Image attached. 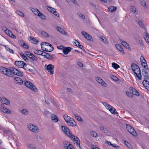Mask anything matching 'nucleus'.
Wrapping results in <instances>:
<instances>
[{"label":"nucleus","mask_w":149,"mask_h":149,"mask_svg":"<svg viewBox=\"0 0 149 149\" xmlns=\"http://www.w3.org/2000/svg\"><path fill=\"white\" fill-rule=\"evenodd\" d=\"M4 74L8 77H11L13 74L17 75L19 76H22L23 73L13 67L9 68H6Z\"/></svg>","instance_id":"f257e3e1"},{"label":"nucleus","mask_w":149,"mask_h":149,"mask_svg":"<svg viewBox=\"0 0 149 149\" xmlns=\"http://www.w3.org/2000/svg\"><path fill=\"white\" fill-rule=\"evenodd\" d=\"M132 69L134 72L135 76L139 80H141L142 76L141 71L138 65L135 64H131Z\"/></svg>","instance_id":"f03ea898"},{"label":"nucleus","mask_w":149,"mask_h":149,"mask_svg":"<svg viewBox=\"0 0 149 149\" xmlns=\"http://www.w3.org/2000/svg\"><path fill=\"white\" fill-rule=\"evenodd\" d=\"M29 129L32 132L37 133L39 132V130L38 127L34 125L29 124L28 125Z\"/></svg>","instance_id":"7ed1b4c3"},{"label":"nucleus","mask_w":149,"mask_h":149,"mask_svg":"<svg viewBox=\"0 0 149 149\" xmlns=\"http://www.w3.org/2000/svg\"><path fill=\"white\" fill-rule=\"evenodd\" d=\"M24 84L25 86L32 90L36 92L37 91V89L35 86L31 83L27 81H25Z\"/></svg>","instance_id":"20e7f679"},{"label":"nucleus","mask_w":149,"mask_h":149,"mask_svg":"<svg viewBox=\"0 0 149 149\" xmlns=\"http://www.w3.org/2000/svg\"><path fill=\"white\" fill-rule=\"evenodd\" d=\"M70 138L74 142L75 144L77 145L79 147V146H80V141L77 137H76L74 135L72 134L70 135Z\"/></svg>","instance_id":"39448f33"},{"label":"nucleus","mask_w":149,"mask_h":149,"mask_svg":"<svg viewBox=\"0 0 149 149\" xmlns=\"http://www.w3.org/2000/svg\"><path fill=\"white\" fill-rule=\"evenodd\" d=\"M45 67L46 68V70L48 71L50 74L51 75L53 74V70L54 68V65L52 64H49L48 65H45Z\"/></svg>","instance_id":"423d86ee"},{"label":"nucleus","mask_w":149,"mask_h":149,"mask_svg":"<svg viewBox=\"0 0 149 149\" xmlns=\"http://www.w3.org/2000/svg\"><path fill=\"white\" fill-rule=\"evenodd\" d=\"M15 64L19 68H23L24 66L26 63L22 61H17L15 62Z\"/></svg>","instance_id":"0eeeda50"},{"label":"nucleus","mask_w":149,"mask_h":149,"mask_svg":"<svg viewBox=\"0 0 149 149\" xmlns=\"http://www.w3.org/2000/svg\"><path fill=\"white\" fill-rule=\"evenodd\" d=\"M62 129L63 132H64L68 136L70 137V135H72L70 134V130L66 127L65 126H62Z\"/></svg>","instance_id":"6e6552de"},{"label":"nucleus","mask_w":149,"mask_h":149,"mask_svg":"<svg viewBox=\"0 0 149 149\" xmlns=\"http://www.w3.org/2000/svg\"><path fill=\"white\" fill-rule=\"evenodd\" d=\"M96 80L99 84L104 87H106L107 84L106 83L100 78L97 77L96 78Z\"/></svg>","instance_id":"1a4fd4ad"},{"label":"nucleus","mask_w":149,"mask_h":149,"mask_svg":"<svg viewBox=\"0 0 149 149\" xmlns=\"http://www.w3.org/2000/svg\"><path fill=\"white\" fill-rule=\"evenodd\" d=\"M1 101L3 103V104H1L2 106H3V104L8 105L10 104L9 101L3 97H1Z\"/></svg>","instance_id":"9d476101"},{"label":"nucleus","mask_w":149,"mask_h":149,"mask_svg":"<svg viewBox=\"0 0 149 149\" xmlns=\"http://www.w3.org/2000/svg\"><path fill=\"white\" fill-rule=\"evenodd\" d=\"M14 82L18 84H22L23 82V81L19 77H16L14 78Z\"/></svg>","instance_id":"9b49d317"},{"label":"nucleus","mask_w":149,"mask_h":149,"mask_svg":"<svg viewBox=\"0 0 149 149\" xmlns=\"http://www.w3.org/2000/svg\"><path fill=\"white\" fill-rule=\"evenodd\" d=\"M66 123L67 124L70 126L74 127L76 125V123L73 118L70 119V120L68 121Z\"/></svg>","instance_id":"f8f14e48"},{"label":"nucleus","mask_w":149,"mask_h":149,"mask_svg":"<svg viewBox=\"0 0 149 149\" xmlns=\"http://www.w3.org/2000/svg\"><path fill=\"white\" fill-rule=\"evenodd\" d=\"M82 34L84 36V37L88 40H91L92 38L91 36L88 34L85 31L81 32Z\"/></svg>","instance_id":"ddd939ff"},{"label":"nucleus","mask_w":149,"mask_h":149,"mask_svg":"<svg viewBox=\"0 0 149 149\" xmlns=\"http://www.w3.org/2000/svg\"><path fill=\"white\" fill-rule=\"evenodd\" d=\"M143 86L149 91V81H148L147 80H144L143 81Z\"/></svg>","instance_id":"4468645a"},{"label":"nucleus","mask_w":149,"mask_h":149,"mask_svg":"<svg viewBox=\"0 0 149 149\" xmlns=\"http://www.w3.org/2000/svg\"><path fill=\"white\" fill-rule=\"evenodd\" d=\"M71 49L70 47H68L63 49V52L64 54H67L69 52L71 51Z\"/></svg>","instance_id":"2eb2a0df"},{"label":"nucleus","mask_w":149,"mask_h":149,"mask_svg":"<svg viewBox=\"0 0 149 149\" xmlns=\"http://www.w3.org/2000/svg\"><path fill=\"white\" fill-rule=\"evenodd\" d=\"M51 119L54 122L56 123L58 121V118L54 114L51 115Z\"/></svg>","instance_id":"dca6fc26"},{"label":"nucleus","mask_w":149,"mask_h":149,"mask_svg":"<svg viewBox=\"0 0 149 149\" xmlns=\"http://www.w3.org/2000/svg\"><path fill=\"white\" fill-rule=\"evenodd\" d=\"M128 132L134 136H137V134L136 132L132 127L131 129L129 130V131Z\"/></svg>","instance_id":"f3484780"},{"label":"nucleus","mask_w":149,"mask_h":149,"mask_svg":"<svg viewBox=\"0 0 149 149\" xmlns=\"http://www.w3.org/2000/svg\"><path fill=\"white\" fill-rule=\"evenodd\" d=\"M1 111L3 112L8 114H10L11 113V112L10 110L4 107H3L2 109H1Z\"/></svg>","instance_id":"a211bd4d"},{"label":"nucleus","mask_w":149,"mask_h":149,"mask_svg":"<svg viewBox=\"0 0 149 149\" xmlns=\"http://www.w3.org/2000/svg\"><path fill=\"white\" fill-rule=\"evenodd\" d=\"M46 45L47 46H49L50 47V49L49 50H47V52H51L54 49V48L52 45L47 42H45V45Z\"/></svg>","instance_id":"6ab92c4d"},{"label":"nucleus","mask_w":149,"mask_h":149,"mask_svg":"<svg viewBox=\"0 0 149 149\" xmlns=\"http://www.w3.org/2000/svg\"><path fill=\"white\" fill-rule=\"evenodd\" d=\"M57 31L59 32L63 35H66V33L65 31L62 28H61L59 27H57Z\"/></svg>","instance_id":"aec40b11"},{"label":"nucleus","mask_w":149,"mask_h":149,"mask_svg":"<svg viewBox=\"0 0 149 149\" xmlns=\"http://www.w3.org/2000/svg\"><path fill=\"white\" fill-rule=\"evenodd\" d=\"M31 10L35 15H38L40 12L38 9L35 8H32L31 9Z\"/></svg>","instance_id":"412c9836"},{"label":"nucleus","mask_w":149,"mask_h":149,"mask_svg":"<svg viewBox=\"0 0 149 149\" xmlns=\"http://www.w3.org/2000/svg\"><path fill=\"white\" fill-rule=\"evenodd\" d=\"M116 47L117 49L119 50L120 52L124 53V51L120 45L119 44H116Z\"/></svg>","instance_id":"4be33fe9"},{"label":"nucleus","mask_w":149,"mask_h":149,"mask_svg":"<svg viewBox=\"0 0 149 149\" xmlns=\"http://www.w3.org/2000/svg\"><path fill=\"white\" fill-rule=\"evenodd\" d=\"M122 44L123 46L125 47L127 49H130L128 44L125 41H122Z\"/></svg>","instance_id":"5701e85b"},{"label":"nucleus","mask_w":149,"mask_h":149,"mask_svg":"<svg viewBox=\"0 0 149 149\" xmlns=\"http://www.w3.org/2000/svg\"><path fill=\"white\" fill-rule=\"evenodd\" d=\"M144 38L146 42L149 44V34L145 33Z\"/></svg>","instance_id":"b1692460"},{"label":"nucleus","mask_w":149,"mask_h":149,"mask_svg":"<svg viewBox=\"0 0 149 149\" xmlns=\"http://www.w3.org/2000/svg\"><path fill=\"white\" fill-rule=\"evenodd\" d=\"M117 9V8L115 6H111L108 8L109 11L111 12L114 11Z\"/></svg>","instance_id":"393cba45"},{"label":"nucleus","mask_w":149,"mask_h":149,"mask_svg":"<svg viewBox=\"0 0 149 149\" xmlns=\"http://www.w3.org/2000/svg\"><path fill=\"white\" fill-rule=\"evenodd\" d=\"M63 117L66 122L72 118L66 114L63 115Z\"/></svg>","instance_id":"a878e982"},{"label":"nucleus","mask_w":149,"mask_h":149,"mask_svg":"<svg viewBox=\"0 0 149 149\" xmlns=\"http://www.w3.org/2000/svg\"><path fill=\"white\" fill-rule=\"evenodd\" d=\"M30 38L31 42L33 44H36L38 42V41L33 37H31Z\"/></svg>","instance_id":"bb28decb"},{"label":"nucleus","mask_w":149,"mask_h":149,"mask_svg":"<svg viewBox=\"0 0 149 149\" xmlns=\"http://www.w3.org/2000/svg\"><path fill=\"white\" fill-rule=\"evenodd\" d=\"M112 67L114 69L116 70L120 67L119 65L114 63H113L112 64Z\"/></svg>","instance_id":"cd10ccee"},{"label":"nucleus","mask_w":149,"mask_h":149,"mask_svg":"<svg viewBox=\"0 0 149 149\" xmlns=\"http://www.w3.org/2000/svg\"><path fill=\"white\" fill-rule=\"evenodd\" d=\"M132 94L136 95L138 96L139 95V93L136 89L133 88L132 89Z\"/></svg>","instance_id":"c85d7f7f"},{"label":"nucleus","mask_w":149,"mask_h":149,"mask_svg":"<svg viewBox=\"0 0 149 149\" xmlns=\"http://www.w3.org/2000/svg\"><path fill=\"white\" fill-rule=\"evenodd\" d=\"M53 56H54L53 55H50L48 53L46 57H45V58L49 60H52L53 58Z\"/></svg>","instance_id":"c756f323"},{"label":"nucleus","mask_w":149,"mask_h":149,"mask_svg":"<svg viewBox=\"0 0 149 149\" xmlns=\"http://www.w3.org/2000/svg\"><path fill=\"white\" fill-rule=\"evenodd\" d=\"M40 18L44 20L46 19L45 16L43 14H42L40 12L39 13L38 15Z\"/></svg>","instance_id":"7c9ffc66"},{"label":"nucleus","mask_w":149,"mask_h":149,"mask_svg":"<svg viewBox=\"0 0 149 149\" xmlns=\"http://www.w3.org/2000/svg\"><path fill=\"white\" fill-rule=\"evenodd\" d=\"M6 68L3 67H0V71L1 73L4 74L5 70Z\"/></svg>","instance_id":"2f4dec72"},{"label":"nucleus","mask_w":149,"mask_h":149,"mask_svg":"<svg viewBox=\"0 0 149 149\" xmlns=\"http://www.w3.org/2000/svg\"><path fill=\"white\" fill-rule=\"evenodd\" d=\"M29 58L31 59L33 61H36L37 59V58L33 54H32L30 56Z\"/></svg>","instance_id":"473e14b6"},{"label":"nucleus","mask_w":149,"mask_h":149,"mask_svg":"<svg viewBox=\"0 0 149 149\" xmlns=\"http://www.w3.org/2000/svg\"><path fill=\"white\" fill-rule=\"evenodd\" d=\"M41 34L44 36L46 37H48L49 35L45 31H42L41 33Z\"/></svg>","instance_id":"72a5a7b5"},{"label":"nucleus","mask_w":149,"mask_h":149,"mask_svg":"<svg viewBox=\"0 0 149 149\" xmlns=\"http://www.w3.org/2000/svg\"><path fill=\"white\" fill-rule=\"evenodd\" d=\"M20 55L24 60L26 61H27L28 60V58L23 53H20Z\"/></svg>","instance_id":"f704fd0d"},{"label":"nucleus","mask_w":149,"mask_h":149,"mask_svg":"<svg viewBox=\"0 0 149 149\" xmlns=\"http://www.w3.org/2000/svg\"><path fill=\"white\" fill-rule=\"evenodd\" d=\"M47 9L50 11L52 13H53V12L55 11V9L49 7V6L47 7Z\"/></svg>","instance_id":"c9c22d12"},{"label":"nucleus","mask_w":149,"mask_h":149,"mask_svg":"<svg viewBox=\"0 0 149 149\" xmlns=\"http://www.w3.org/2000/svg\"><path fill=\"white\" fill-rule=\"evenodd\" d=\"M109 110L112 113H113L116 111V109L112 106H111V107L110 108Z\"/></svg>","instance_id":"e433bc0d"},{"label":"nucleus","mask_w":149,"mask_h":149,"mask_svg":"<svg viewBox=\"0 0 149 149\" xmlns=\"http://www.w3.org/2000/svg\"><path fill=\"white\" fill-rule=\"evenodd\" d=\"M100 38L102 41L104 42L105 43H108V41L105 38L103 37H100Z\"/></svg>","instance_id":"4c0bfd02"},{"label":"nucleus","mask_w":149,"mask_h":149,"mask_svg":"<svg viewBox=\"0 0 149 149\" xmlns=\"http://www.w3.org/2000/svg\"><path fill=\"white\" fill-rule=\"evenodd\" d=\"M69 143H70L68 141H64L63 144L64 148H66Z\"/></svg>","instance_id":"58836bf2"},{"label":"nucleus","mask_w":149,"mask_h":149,"mask_svg":"<svg viewBox=\"0 0 149 149\" xmlns=\"http://www.w3.org/2000/svg\"><path fill=\"white\" fill-rule=\"evenodd\" d=\"M110 77L113 80L115 81H117L118 80V78L114 75H111Z\"/></svg>","instance_id":"ea45409f"},{"label":"nucleus","mask_w":149,"mask_h":149,"mask_svg":"<svg viewBox=\"0 0 149 149\" xmlns=\"http://www.w3.org/2000/svg\"><path fill=\"white\" fill-rule=\"evenodd\" d=\"M105 104H103L105 106V107L107 109L109 110L110 108L111 107V106L110 105V104H108L107 103H104Z\"/></svg>","instance_id":"a19ab883"},{"label":"nucleus","mask_w":149,"mask_h":149,"mask_svg":"<svg viewBox=\"0 0 149 149\" xmlns=\"http://www.w3.org/2000/svg\"><path fill=\"white\" fill-rule=\"evenodd\" d=\"M45 42H42L41 44L42 49L43 51L46 50V47H46V45H45Z\"/></svg>","instance_id":"79ce46f5"},{"label":"nucleus","mask_w":149,"mask_h":149,"mask_svg":"<svg viewBox=\"0 0 149 149\" xmlns=\"http://www.w3.org/2000/svg\"><path fill=\"white\" fill-rule=\"evenodd\" d=\"M42 51L38 50H35L34 51V53L36 54L41 55Z\"/></svg>","instance_id":"37998d69"},{"label":"nucleus","mask_w":149,"mask_h":149,"mask_svg":"<svg viewBox=\"0 0 149 149\" xmlns=\"http://www.w3.org/2000/svg\"><path fill=\"white\" fill-rule=\"evenodd\" d=\"M16 13L19 16L23 17L24 14L21 11L17 10L16 11Z\"/></svg>","instance_id":"c03bdc74"},{"label":"nucleus","mask_w":149,"mask_h":149,"mask_svg":"<svg viewBox=\"0 0 149 149\" xmlns=\"http://www.w3.org/2000/svg\"><path fill=\"white\" fill-rule=\"evenodd\" d=\"M91 136H92L93 137H96L97 136V133L94 131L91 132Z\"/></svg>","instance_id":"a18cd8bd"},{"label":"nucleus","mask_w":149,"mask_h":149,"mask_svg":"<svg viewBox=\"0 0 149 149\" xmlns=\"http://www.w3.org/2000/svg\"><path fill=\"white\" fill-rule=\"evenodd\" d=\"M141 65L142 66L145 68V69H146V66H147V64L146 63V61H143V62H141Z\"/></svg>","instance_id":"49530a36"},{"label":"nucleus","mask_w":149,"mask_h":149,"mask_svg":"<svg viewBox=\"0 0 149 149\" xmlns=\"http://www.w3.org/2000/svg\"><path fill=\"white\" fill-rule=\"evenodd\" d=\"M21 46L25 49H28L29 48L28 46L24 42L22 43L21 45Z\"/></svg>","instance_id":"de8ad7c7"},{"label":"nucleus","mask_w":149,"mask_h":149,"mask_svg":"<svg viewBox=\"0 0 149 149\" xmlns=\"http://www.w3.org/2000/svg\"><path fill=\"white\" fill-rule=\"evenodd\" d=\"M77 47L80 49H81L82 50H83L84 53H86V52L85 50L84 47L82 45H80V44H79V45H78Z\"/></svg>","instance_id":"09e8293b"},{"label":"nucleus","mask_w":149,"mask_h":149,"mask_svg":"<svg viewBox=\"0 0 149 149\" xmlns=\"http://www.w3.org/2000/svg\"><path fill=\"white\" fill-rule=\"evenodd\" d=\"M5 28L6 29H4V31L9 36L11 32L10 30L7 29L6 28Z\"/></svg>","instance_id":"8fccbe9b"},{"label":"nucleus","mask_w":149,"mask_h":149,"mask_svg":"<svg viewBox=\"0 0 149 149\" xmlns=\"http://www.w3.org/2000/svg\"><path fill=\"white\" fill-rule=\"evenodd\" d=\"M140 3L141 5L143 6H146V3L144 0H140Z\"/></svg>","instance_id":"3c124183"},{"label":"nucleus","mask_w":149,"mask_h":149,"mask_svg":"<svg viewBox=\"0 0 149 149\" xmlns=\"http://www.w3.org/2000/svg\"><path fill=\"white\" fill-rule=\"evenodd\" d=\"M131 10L132 12L135 13L136 11V8L134 6H131Z\"/></svg>","instance_id":"603ef678"},{"label":"nucleus","mask_w":149,"mask_h":149,"mask_svg":"<svg viewBox=\"0 0 149 149\" xmlns=\"http://www.w3.org/2000/svg\"><path fill=\"white\" fill-rule=\"evenodd\" d=\"M67 149H74L73 146L70 143H69L66 148Z\"/></svg>","instance_id":"864d4df0"},{"label":"nucleus","mask_w":149,"mask_h":149,"mask_svg":"<svg viewBox=\"0 0 149 149\" xmlns=\"http://www.w3.org/2000/svg\"><path fill=\"white\" fill-rule=\"evenodd\" d=\"M22 112L23 114L25 115H26L28 113V111L26 109H23L22 111Z\"/></svg>","instance_id":"5fc2aeb1"},{"label":"nucleus","mask_w":149,"mask_h":149,"mask_svg":"<svg viewBox=\"0 0 149 149\" xmlns=\"http://www.w3.org/2000/svg\"><path fill=\"white\" fill-rule=\"evenodd\" d=\"M73 44L74 45L77 46L78 45H79V43L77 40H75L73 42Z\"/></svg>","instance_id":"6e6d98bb"},{"label":"nucleus","mask_w":149,"mask_h":149,"mask_svg":"<svg viewBox=\"0 0 149 149\" xmlns=\"http://www.w3.org/2000/svg\"><path fill=\"white\" fill-rule=\"evenodd\" d=\"M79 16L82 19H85V17L84 15L82 13H79L78 14Z\"/></svg>","instance_id":"4d7b16f0"},{"label":"nucleus","mask_w":149,"mask_h":149,"mask_svg":"<svg viewBox=\"0 0 149 149\" xmlns=\"http://www.w3.org/2000/svg\"><path fill=\"white\" fill-rule=\"evenodd\" d=\"M6 49L7 51H8L10 52L11 53H13L14 52L13 50L10 49L8 47H6Z\"/></svg>","instance_id":"13d9d810"},{"label":"nucleus","mask_w":149,"mask_h":149,"mask_svg":"<svg viewBox=\"0 0 149 149\" xmlns=\"http://www.w3.org/2000/svg\"><path fill=\"white\" fill-rule=\"evenodd\" d=\"M74 116L75 117L76 119L79 121H82V119L79 116H76L75 115H74Z\"/></svg>","instance_id":"bf43d9fd"},{"label":"nucleus","mask_w":149,"mask_h":149,"mask_svg":"<svg viewBox=\"0 0 149 149\" xmlns=\"http://www.w3.org/2000/svg\"><path fill=\"white\" fill-rule=\"evenodd\" d=\"M47 53H47L45 52H43V51H42L41 55H42V56H44V58H45V57H46V56L47 55Z\"/></svg>","instance_id":"052dcab7"},{"label":"nucleus","mask_w":149,"mask_h":149,"mask_svg":"<svg viewBox=\"0 0 149 149\" xmlns=\"http://www.w3.org/2000/svg\"><path fill=\"white\" fill-rule=\"evenodd\" d=\"M143 75L144 76L145 80L149 79V77L148 73L147 74H144Z\"/></svg>","instance_id":"680f3d73"},{"label":"nucleus","mask_w":149,"mask_h":149,"mask_svg":"<svg viewBox=\"0 0 149 149\" xmlns=\"http://www.w3.org/2000/svg\"><path fill=\"white\" fill-rule=\"evenodd\" d=\"M124 142L125 145L127 146V147L128 148H130V144L128 142L126 141H125Z\"/></svg>","instance_id":"e2e57ef3"},{"label":"nucleus","mask_w":149,"mask_h":149,"mask_svg":"<svg viewBox=\"0 0 149 149\" xmlns=\"http://www.w3.org/2000/svg\"><path fill=\"white\" fill-rule=\"evenodd\" d=\"M25 53L28 57H29L32 54L31 52H25Z\"/></svg>","instance_id":"0e129e2a"},{"label":"nucleus","mask_w":149,"mask_h":149,"mask_svg":"<svg viewBox=\"0 0 149 149\" xmlns=\"http://www.w3.org/2000/svg\"><path fill=\"white\" fill-rule=\"evenodd\" d=\"M9 36L13 38H16L15 36L13 34L12 32L10 33Z\"/></svg>","instance_id":"69168bd1"},{"label":"nucleus","mask_w":149,"mask_h":149,"mask_svg":"<svg viewBox=\"0 0 149 149\" xmlns=\"http://www.w3.org/2000/svg\"><path fill=\"white\" fill-rule=\"evenodd\" d=\"M90 4L92 6H94L96 8L97 6L96 4H95L93 2H90Z\"/></svg>","instance_id":"338daca9"},{"label":"nucleus","mask_w":149,"mask_h":149,"mask_svg":"<svg viewBox=\"0 0 149 149\" xmlns=\"http://www.w3.org/2000/svg\"><path fill=\"white\" fill-rule=\"evenodd\" d=\"M140 60L141 62H143V61H146V60L145 59L144 57L141 56L140 57Z\"/></svg>","instance_id":"774afa93"}]
</instances>
